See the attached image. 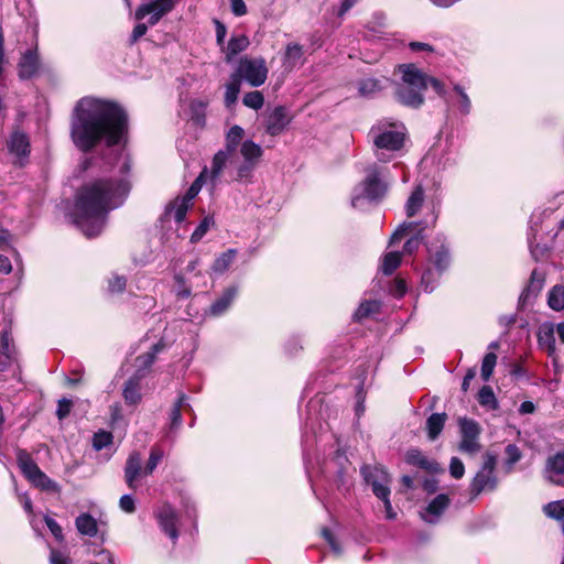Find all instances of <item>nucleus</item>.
<instances>
[{"instance_id":"59","label":"nucleus","mask_w":564,"mask_h":564,"mask_svg":"<svg viewBox=\"0 0 564 564\" xmlns=\"http://www.w3.org/2000/svg\"><path fill=\"white\" fill-rule=\"evenodd\" d=\"M70 408H72L70 400H67V399L59 400L57 411H56L58 419L62 420V419L66 417L70 412Z\"/></svg>"},{"instance_id":"52","label":"nucleus","mask_w":564,"mask_h":564,"mask_svg":"<svg viewBox=\"0 0 564 564\" xmlns=\"http://www.w3.org/2000/svg\"><path fill=\"white\" fill-rule=\"evenodd\" d=\"M112 441V435L109 432L99 431L93 437V446L96 451H101L108 446Z\"/></svg>"},{"instance_id":"42","label":"nucleus","mask_w":564,"mask_h":564,"mask_svg":"<svg viewBox=\"0 0 564 564\" xmlns=\"http://www.w3.org/2000/svg\"><path fill=\"white\" fill-rule=\"evenodd\" d=\"M522 458V452L514 444H508L505 448V466L507 473H510L513 469L514 464H517Z\"/></svg>"},{"instance_id":"21","label":"nucleus","mask_w":564,"mask_h":564,"mask_svg":"<svg viewBox=\"0 0 564 564\" xmlns=\"http://www.w3.org/2000/svg\"><path fill=\"white\" fill-rule=\"evenodd\" d=\"M429 264L436 268V270L444 273L451 263V256L448 248L444 245H441L436 248L429 247Z\"/></svg>"},{"instance_id":"53","label":"nucleus","mask_w":564,"mask_h":564,"mask_svg":"<svg viewBox=\"0 0 564 564\" xmlns=\"http://www.w3.org/2000/svg\"><path fill=\"white\" fill-rule=\"evenodd\" d=\"M422 239H423V237H422L421 232L409 238L404 243L403 252L405 254L414 253L419 249V247L422 242Z\"/></svg>"},{"instance_id":"63","label":"nucleus","mask_w":564,"mask_h":564,"mask_svg":"<svg viewBox=\"0 0 564 564\" xmlns=\"http://www.w3.org/2000/svg\"><path fill=\"white\" fill-rule=\"evenodd\" d=\"M50 562L51 564H70V560L56 550L51 551Z\"/></svg>"},{"instance_id":"35","label":"nucleus","mask_w":564,"mask_h":564,"mask_svg":"<svg viewBox=\"0 0 564 564\" xmlns=\"http://www.w3.org/2000/svg\"><path fill=\"white\" fill-rule=\"evenodd\" d=\"M243 135L245 130L241 127H231L226 135V149L224 151H228V153L232 154L238 145H241Z\"/></svg>"},{"instance_id":"24","label":"nucleus","mask_w":564,"mask_h":564,"mask_svg":"<svg viewBox=\"0 0 564 564\" xmlns=\"http://www.w3.org/2000/svg\"><path fill=\"white\" fill-rule=\"evenodd\" d=\"M39 57L33 50L26 51L19 63V75L21 78H31L39 69Z\"/></svg>"},{"instance_id":"55","label":"nucleus","mask_w":564,"mask_h":564,"mask_svg":"<svg viewBox=\"0 0 564 564\" xmlns=\"http://www.w3.org/2000/svg\"><path fill=\"white\" fill-rule=\"evenodd\" d=\"M424 82H426V88L431 86L438 96L445 97L446 89L441 80L424 74Z\"/></svg>"},{"instance_id":"47","label":"nucleus","mask_w":564,"mask_h":564,"mask_svg":"<svg viewBox=\"0 0 564 564\" xmlns=\"http://www.w3.org/2000/svg\"><path fill=\"white\" fill-rule=\"evenodd\" d=\"M497 364V356L494 352H488L485 355L481 364V378L485 381H488L494 372V369Z\"/></svg>"},{"instance_id":"26","label":"nucleus","mask_w":564,"mask_h":564,"mask_svg":"<svg viewBox=\"0 0 564 564\" xmlns=\"http://www.w3.org/2000/svg\"><path fill=\"white\" fill-rule=\"evenodd\" d=\"M142 373H134L124 384L123 398L128 404H137L141 400V382Z\"/></svg>"},{"instance_id":"18","label":"nucleus","mask_w":564,"mask_h":564,"mask_svg":"<svg viewBox=\"0 0 564 564\" xmlns=\"http://www.w3.org/2000/svg\"><path fill=\"white\" fill-rule=\"evenodd\" d=\"M144 475V469H142V458L141 455L137 452H133L129 455L126 467H124V479L129 488H137V479Z\"/></svg>"},{"instance_id":"6","label":"nucleus","mask_w":564,"mask_h":564,"mask_svg":"<svg viewBox=\"0 0 564 564\" xmlns=\"http://www.w3.org/2000/svg\"><path fill=\"white\" fill-rule=\"evenodd\" d=\"M269 69L263 57H248L240 58L238 67L234 73L239 76V80H246L251 87H259L263 85L268 78Z\"/></svg>"},{"instance_id":"22","label":"nucleus","mask_w":564,"mask_h":564,"mask_svg":"<svg viewBox=\"0 0 564 564\" xmlns=\"http://www.w3.org/2000/svg\"><path fill=\"white\" fill-rule=\"evenodd\" d=\"M230 156H231V154L228 153V151H224V150L218 151L213 158L210 170L205 167L207 170L208 174L205 177L204 183H206L209 180L213 183V185L215 186L217 184V182L219 181V178L223 174V171H224Z\"/></svg>"},{"instance_id":"38","label":"nucleus","mask_w":564,"mask_h":564,"mask_svg":"<svg viewBox=\"0 0 564 564\" xmlns=\"http://www.w3.org/2000/svg\"><path fill=\"white\" fill-rule=\"evenodd\" d=\"M543 511L549 518L562 522L564 533V499L549 502L543 507Z\"/></svg>"},{"instance_id":"19","label":"nucleus","mask_w":564,"mask_h":564,"mask_svg":"<svg viewBox=\"0 0 564 564\" xmlns=\"http://www.w3.org/2000/svg\"><path fill=\"white\" fill-rule=\"evenodd\" d=\"M8 149L11 154L19 159L20 164H22L23 160L26 159L30 153L29 138L22 132H13L8 141Z\"/></svg>"},{"instance_id":"31","label":"nucleus","mask_w":564,"mask_h":564,"mask_svg":"<svg viewBox=\"0 0 564 564\" xmlns=\"http://www.w3.org/2000/svg\"><path fill=\"white\" fill-rule=\"evenodd\" d=\"M162 348H163V345H161L160 343L155 344L152 347L151 351H148V352L137 357V359H135V367H137L135 373H142V378H143L145 376L148 369L154 362L156 354L160 352L162 350Z\"/></svg>"},{"instance_id":"11","label":"nucleus","mask_w":564,"mask_h":564,"mask_svg":"<svg viewBox=\"0 0 564 564\" xmlns=\"http://www.w3.org/2000/svg\"><path fill=\"white\" fill-rule=\"evenodd\" d=\"M240 154L243 162L237 166V180L243 181L250 177L263 154V150L253 141L246 140L240 145Z\"/></svg>"},{"instance_id":"54","label":"nucleus","mask_w":564,"mask_h":564,"mask_svg":"<svg viewBox=\"0 0 564 564\" xmlns=\"http://www.w3.org/2000/svg\"><path fill=\"white\" fill-rule=\"evenodd\" d=\"M449 473H451V476L455 479H460L464 476L465 466L459 458L453 457L451 459Z\"/></svg>"},{"instance_id":"30","label":"nucleus","mask_w":564,"mask_h":564,"mask_svg":"<svg viewBox=\"0 0 564 564\" xmlns=\"http://www.w3.org/2000/svg\"><path fill=\"white\" fill-rule=\"evenodd\" d=\"M442 274L443 273L441 271L436 270V268L427 263L421 275V286L423 290L426 293L433 292L437 286Z\"/></svg>"},{"instance_id":"39","label":"nucleus","mask_w":564,"mask_h":564,"mask_svg":"<svg viewBox=\"0 0 564 564\" xmlns=\"http://www.w3.org/2000/svg\"><path fill=\"white\" fill-rule=\"evenodd\" d=\"M236 254L237 251L235 249H229L221 253L215 259L212 270L216 273H224L234 262Z\"/></svg>"},{"instance_id":"14","label":"nucleus","mask_w":564,"mask_h":564,"mask_svg":"<svg viewBox=\"0 0 564 564\" xmlns=\"http://www.w3.org/2000/svg\"><path fill=\"white\" fill-rule=\"evenodd\" d=\"M292 117L288 109L283 106H276L273 109L267 111L263 120V127L265 132L275 137L281 134L286 127L290 124Z\"/></svg>"},{"instance_id":"57","label":"nucleus","mask_w":564,"mask_h":564,"mask_svg":"<svg viewBox=\"0 0 564 564\" xmlns=\"http://www.w3.org/2000/svg\"><path fill=\"white\" fill-rule=\"evenodd\" d=\"M44 521H45L47 528L50 529L51 533L54 535V538L57 541H62L63 540V530H62L61 525L54 519H52L50 517H45Z\"/></svg>"},{"instance_id":"33","label":"nucleus","mask_w":564,"mask_h":564,"mask_svg":"<svg viewBox=\"0 0 564 564\" xmlns=\"http://www.w3.org/2000/svg\"><path fill=\"white\" fill-rule=\"evenodd\" d=\"M445 413H433L426 421V430L427 435L431 441H434L438 437L441 432L444 429L446 421Z\"/></svg>"},{"instance_id":"8","label":"nucleus","mask_w":564,"mask_h":564,"mask_svg":"<svg viewBox=\"0 0 564 564\" xmlns=\"http://www.w3.org/2000/svg\"><path fill=\"white\" fill-rule=\"evenodd\" d=\"M497 465V455L487 452L484 455V463L481 468L475 475L470 484V492L476 497L482 491H491L497 487V477L495 475V468Z\"/></svg>"},{"instance_id":"27","label":"nucleus","mask_w":564,"mask_h":564,"mask_svg":"<svg viewBox=\"0 0 564 564\" xmlns=\"http://www.w3.org/2000/svg\"><path fill=\"white\" fill-rule=\"evenodd\" d=\"M75 525H76L77 531L82 535L95 538L98 534L97 520L91 514H89L87 512L80 513L76 518Z\"/></svg>"},{"instance_id":"58","label":"nucleus","mask_w":564,"mask_h":564,"mask_svg":"<svg viewBox=\"0 0 564 564\" xmlns=\"http://www.w3.org/2000/svg\"><path fill=\"white\" fill-rule=\"evenodd\" d=\"M120 508L128 513H132L135 510L134 499L130 495H123L119 501Z\"/></svg>"},{"instance_id":"61","label":"nucleus","mask_w":564,"mask_h":564,"mask_svg":"<svg viewBox=\"0 0 564 564\" xmlns=\"http://www.w3.org/2000/svg\"><path fill=\"white\" fill-rule=\"evenodd\" d=\"M322 534L325 538V540L327 541V543L329 544V546L332 547V550L336 554H339L340 553V547H339L338 543L336 542V540H335L333 533L330 532V530L329 529H323Z\"/></svg>"},{"instance_id":"10","label":"nucleus","mask_w":564,"mask_h":564,"mask_svg":"<svg viewBox=\"0 0 564 564\" xmlns=\"http://www.w3.org/2000/svg\"><path fill=\"white\" fill-rule=\"evenodd\" d=\"M178 0H149L138 7L134 13L135 20H143L147 17L148 24L155 25L162 17L171 12Z\"/></svg>"},{"instance_id":"46","label":"nucleus","mask_w":564,"mask_h":564,"mask_svg":"<svg viewBox=\"0 0 564 564\" xmlns=\"http://www.w3.org/2000/svg\"><path fill=\"white\" fill-rule=\"evenodd\" d=\"M185 400H186L185 394H181L178 400L175 402V404L173 405V408L171 410V424H170V429L172 431L178 429L181 426V424H182L181 409H182Z\"/></svg>"},{"instance_id":"20","label":"nucleus","mask_w":564,"mask_h":564,"mask_svg":"<svg viewBox=\"0 0 564 564\" xmlns=\"http://www.w3.org/2000/svg\"><path fill=\"white\" fill-rule=\"evenodd\" d=\"M405 460L411 465L417 466L433 474L443 471L437 462L430 459L416 448H412L406 452Z\"/></svg>"},{"instance_id":"25","label":"nucleus","mask_w":564,"mask_h":564,"mask_svg":"<svg viewBox=\"0 0 564 564\" xmlns=\"http://www.w3.org/2000/svg\"><path fill=\"white\" fill-rule=\"evenodd\" d=\"M250 44L248 36L241 35H232L226 47H223V52L225 53V61L230 63L232 58L246 51Z\"/></svg>"},{"instance_id":"23","label":"nucleus","mask_w":564,"mask_h":564,"mask_svg":"<svg viewBox=\"0 0 564 564\" xmlns=\"http://www.w3.org/2000/svg\"><path fill=\"white\" fill-rule=\"evenodd\" d=\"M238 294L237 286H230L224 291L221 296L217 299L209 307V313L213 316L223 315L231 305Z\"/></svg>"},{"instance_id":"56","label":"nucleus","mask_w":564,"mask_h":564,"mask_svg":"<svg viewBox=\"0 0 564 564\" xmlns=\"http://www.w3.org/2000/svg\"><path fill=\"white\" fill-rule=\"evenodd\" d=\"M126 278L116 275L109 280V290L112 293H120L126 289Z\"/></svg>"},{"instance_id":"15","label":"nucleus","mask_w":564,"mask_h":564,"mask_svg":"<svg viewBox=\"0 0 564 564\" xmlns=\"http://www.w3.org/2000/svg\"><path fill=\"white\" fill-rule=\"evenodd\" d=\"M155 518L161 530L175 543L178 538L176 523L178 520L176 510L169 503H163L155 511Z\"/></svg>"},{"instance_id":"51","label":"nucleus","mask_w":564,"mask_h":564,"mask_svg":"<svg viewBox=\"0 0 564 564\" xmlns=\"http://www.w3.org/2000/svg\"><path fill=\"white\" fill-rule=\"evenodd\" d=\"M416 224L415 223H403L399 228L393 232L390 239V245H393L401 239H403L406 235L414 231Z\"/></svg>"},{"instance_id":"43","label":"nucleus","mask_w":564,"mask_h":564,"mask_svg":"<svg viewBox=\"0 0 564 564\" xmlns=\"http://www.w3.org/2000/svg\"><path fill=\"white\" fill-rule=\"evenodd\" d=\"M547 303L554 311H562L564 308V286L555 285L549 292Z\"/></svg>"},{"instance_id":"49","label":"nucleus","mask_w":564,"mask_h":564,"mask_svg":"<svg viewBox=\"0 0 564 564\" xmlns=\"http://www.w3.org/2000/svg\"><path fill=\"white\" fill-rule=\"evenodd\" d=\"M0 354L7 357H14L15 354L13 339L7 330H3L0 337Z\"/></svg>"},{"instance_id":"60","label":"nucleus","mask_w":564,"mask_h":564,"mask_svg":"<svg viewBox=\"0 0 564 564\" xmlns=\"http://www.w3.org/2000/svg\"><path fill=\"white\" fill-rule=\"evenodd\" d=\"M231 11L237 17H242L247 13V7L243 0H230Z\"/></svg>"},{"instance_id":"13","label":"nucleus","mask_w":564,"mask_h":564,"mask_svg":"<svg viewBox=\"0 0 564 564\" xmlns=\"http://www.w3.org/2000/svg\"><path fill=\"white\" fill-rule=\"evenodd\" d=\"M459 427L462 433V441L459 449L467 454H475L480 449L479 434L480 427L478 423L470 419H460Z\"/></svg>"},{"instance_id":"29","label":"nucleus","mask_w":564,"mask_h":564,"mask_svg":"<svg viewBox=\"0 0 564 564\" xmlns=\"http://www.w3.org/2000/svg\"><path fill=\"white\" fill-rule=\"evenodd\" d=\"M425 200V194L422 185H416L405 203V213L408 217L415 216L422 208Z\"/></svg>"},{"instance_id":"48","label":"nucleus","mask_w":564,"mask_h":564,"mask_svg":"<svg viewBox=\"0 0 564 564\" xmlns=\"http://www.w3.org/2000/svg\"><path fill=\"white\" fill-rule=\"evenodd\" d=\"M215 221L214 218L210 216H206L200 224L197 226L195 231L192 234L191 240L193 242L199 241L207 231L214 226Z\"/></svg>"},{"instance_id":"9","label":"nucleus","mask_w":564,"mask_h":564,"mask_svg":"<svg viewBox=\"0 0 564 564\" xmlns=\"http://www.w3.org/2000/svg\"><path fill=\"white\" fill-rule=\"evenodd\" d=\"M18 465L23 475L35 486L43 490L55 491L57 485L50 479L25 451H19L17 455Z\"/></svg>"},{"instance_id":"32","label":"nucleus","mask_w":564,"mask_h":564,"mask_svg":"<svg viewBox=\"0 0 564 564\" xmlns=\"http://www.w3.org/2000/svg\"><path fill=\"white\" fill-rule=\"evenodd\" d=\"M538 341L541 347L546 349L551 356L555 352V338H554V326L542 325L538 333Z\"/></svg>"},{"instance_id":"17","label":"nucleus","mask_w":564,"mask_h":564,"mask_svg":"<svg viewBox=\"0 0 564 564\" xmlns=\"http://www.w3.org/2000/svg\"><path fill=\"white\" fill-rule=\"evenodd\" d=\"M564 475V452H558L546 459L544 477L554 485H563L561 476Z\"/></svg>"},{"instance_id":"37","label":"nucleus","mask_w":564,"mask_h":564,"mask_svg":"<svg viewBox=\"0 0 564 564\" xmlns=\"http://www.w3.org/2000/svg\"><path fill=\"white\" fill-rule=\"evenodd\" d=\"M453 90L456 93V95L458 97L457 102H456V107H457L458 111L464 116L469 115L471 111V100H470L469 96L467 95L465 88L463 86H460L459 84H454Z\"/></svg>"},{"instance_id":"41","label":"nucleus","mask_w":564,"mask_h":564,"mask_svg":"<svg viewBox=\"0 0 564 564\" xmlns=\"http://www.w3.org/2000/svg\"><path fill=\"white\" fill-rule=\"evenodd\" d=\"M478 402L481 406L489 410L498 409V401L494 393V390L489 386H484L478 392Z\"/></svg>"},{"instance_id":"12","label":"nucleus","mask_w":564,"mask_h":564,"mask_svg":"<svg viewBox=\"0 0 564 564\" xmlns=\"http://www.w3.org/2000/svg\"><path fill=\"white\" fill-rule=\"evenodd\" d=\"M364 478L368 485L371 486L372 491L377 498H386L390 496V476L383 467L380 466H365L361 469Z\"/></svg>"},{"instance_id":"40","label":"nucleus","mask_w":564,"mask_h":564,"mask_svg":"<svg viewBox=\"0 0 564 564\" xmlns=\"http://www.w3.org/2000/svg\"><path fill=\"white\" fill-rule=\"evenodd\" d=\"M380 308V303L375 300H368L360 303L359 307L354 314L355 319L361 321L367 318L373 314H376Z\"/></svg>"},{"instance_id":"7","label":"nucleus","mask_w":564,"mask_h":564,"mask_svg":"<svg viewBox=\"0 0 564 564\" xmlns=\"http://www.w3.org/2000/svg\"><path fill=\"white\" fill-rule=\"evenodd\" d=\"M208 172L206 169H203L198 177L192 183L185 195L177 196L173 202H171L165 209V214L169 217L174 218L176 223H182L185 217L188 208L192 206V200L197 196L202 186L204 184V180L207 176Z\"/></svg>"},{"instance_id":"1","label":"nucleus","mask_w":564,"mask_h":564,"mask_svg":"<svg viewBox=\"0 0 564 564\" xmlns=\"http://www.w3.org/2000/svg\"><path fill=\"white\" fill-rule=\"evenodd\" d=\"M127 121V113L118 104L90 96L83 97L70 115V140L84 153L101 143L113 147L121 141Z\"/></svg>"},{"instance_id":"4","label":"nucleus","mask_w":564,"mask_h":564,"mask_svg":"<svg viewBox=\"0 0 564 564\" xmlns=\"http://www.w3.org/2000/svg\"><path fill=\"white\" fill-rule=\"evenodd\" d=\"M399 69L402 84L397 90L398 100L405 106L419 108L424 102L422 91L426 89L424 73L413 64L401 65Z\"/></svg>"},{"instance_id":"16","label":"nucleus","mask_w":564,"mask_h":564,"mask_svg":"<svg viewBox=\"0 0 564 564\" xmlns=\"http://www.w3.org/2000/svg\"><path fill=\"white\" fill-rule=\"evenodd\" d=\"M448 506V496L441 494L436 496L421 512V518L427 523H437L441 516L444 513Z\"/></svg>"},{"instance_id":"64","label":"nucleus","mask_w":564,"mask_h":564,"mask_svg":"<svg viewBox=\"0 0 564 564\" xmlns=\"http://www.w3.org/2000/svg\"><path fill=\"white\" fill-rule=\"evenodd\" d=\"M215 25L217 44L220 45L223 48L227 30L226 26L219 21H215Z\"/></svg>"},{"instance_id":"34","label":"nucleus","mask_w":564,"mask_h":564,"mask_svg":"<svg viewBox=\"0 0 564 564\" xmlns=\"http://www.w3.org/2000/svg\"><path fill=\"white\" fill-rule=\"evenodd\" d=\"M382 88V82L375 78H366L358 84V93L365 98L375 97Z\"/></svg>"},{"instance_id":"45","label":"nucleus","mask_w":564,"mask_h":564,"mask_svg":"<svg viewBox=\"0 0 564 564\" xmlns=\"http://www.w3.org/2000/svg\"><path fill=\"white\" fill-rule=\"evenodd\" d=\"M242 102L248 108L259 110L264 104V97L261 91L253 90L243 96Z\"/></svg>"},{"instance_id":"28","label":"nucleus","mask_w":564,"mask_h":564,"mask_svg":"<svg viewBox=\"0 0 564 564\" xmlns=\"http://www.w3.org/2000/svg\"><path fill=\"white\" fill-rule=\"evenodd\" d=\"M304 61V51L303 46L297 43L288 44L284 53L283 65L286 69H292L301 64Z\"/></svg>"},{"instance_id":"3","label":"nucleus","mask_w":564,"mask_h":564,"mask_svg":"<svg viewBox=\"0 0 564 564\" xmlns=\"http://www.w3.org/2000/svg\"><path fill=\"white\" fill-rule=\"evenodd\" d=\"M364 173L362 181L351 192L350 203L354 208L361 209L367 202H380L386 196L392 181L389 169L378 163L367 165Z\"/></svg>"},{"instance_id":"62","label":"nucleus","mask_w":564,"mask_h":564,"mask_svg":"<svg viewBox=\"0 0 564 564\" xmlns=\"http://www.w3.org/2000/svg\"><path fill=\"white\" fill-rule=\"evenodd\" d=\"M176 281L178 283L176 295L178 299H186L191 295V289L185 285L184 279L182 276H176Z\"/></svg>"},{"instance_id":"50","label":"nucleus","mask_w":564,"mask_h":564,"mask_svg":"<svg viewBox=\"0 0 564 564\" xmlns=\"http://www.w3.org/2000/svg\"><path fill=\"white\" fill-rule=\"evenodd\" d=\"M163 457V452L159 448H152L148 463L144 467V475H151Z\"/></svg>"},{"instance_id":"2","label":"nucleus","mask_w":564,"mask_h":564,"mask_svg":"<svg viewBox=\"0 0 564 564\" xmlns=\"http://www.w3.org/2000/svg\"><path fill=\"white\" fill-rule=\"evenodd\" d=\"M130 184L124 177L96 178L86 183L77 194L75 221L87 237L99 235L108 213L121 206Z\"/></svg>"},{"instance_id":"36","label":"nucleus","mask_w":564,"mask_h":564,"mask_svg":"<svg viewBox=\"0 0 564 564\" xmlns=\"http://www.w3.org/2000/svg\"><path fill=\"white\" fill-rule=\"evenodd\" d=\"M240 84L239 76H235L234 74L230 76L229 82L226 85V91H225V105L226 107L230 108L232 105L236 104L238 99V95L240 91Z\"/></svg>"},{"instance_id":"5","label":"nucleus","mask_w":564,"mask_h":564,"mask_svg":"<svg viewBox=\"0 0 564 564\" xmlns=\"http://www.w3.org/2000/svg\"><path fill=\"white\" fill-rule=\"evenodd\" d=\"M369 137L377 151H398L403 147L405 128L401 122L381 121L370 129Z\"/></svg>"},{"instance_id":"44","label":"nucleus","mask_w":564,"mask_h":564,"mask_svg":"<svg viewBox=\"0 0 564 564\" xmlns=\"http://www.w3.org/2000/svg\"><path fill=\"white\" fill-rule=\"evenodd\" d=\"M401 256L402 254L400 252L391 251L383 257L382 271L384 274L390 275L393 273V271L400 265Z\"/></svg>"}]
</instances>
